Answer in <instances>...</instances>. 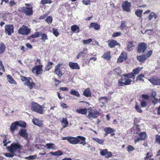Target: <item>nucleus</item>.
<instances>
[{
	"label": "nucleus",
	"mask_w": 160,
	"mask_h": 160,
	"mask_svg": "<svg viewBox=\"0 0 160 160\" xmlns=\"http://www.w3.org/2000/svg\"><path fill=\"white\" fill-rule=\"evenodd\" d=\"M65 65L62 63H58L55 66L54 68V73L60 78L64 74L66 70Z\"/></svg>",
	"instance_id": "nucleus-1"
},
{
	"label": "nucleus",
	"mask_w": 160,
	"mask_h": 160,
	"mask_svg": "<svg viewBox=\"0 0 160 160\" xmlns=\"http://www.w3.org/2000/svg\"><path fill=\"white\" fill-rule=\"evenodd\" d=\"M26 7L20 8L18 11L24 13L26 15L31 16L33 14V7L31 4L25 3Z\"/></svg>",
	"instance_id": "nucleus-2"
},
{
	"label": "nucleus",
	"mask_w": 160,
	"mask_h": 160,
	"mask_svg": "<svg viewBox=\"0 0 160 160\" xmlns=\"http://www.w3.org/2000/svg\"><path fill=\"white\" fill-rule=\"evenodd\" d=\"M31 109L32 111L40 114H42L43 112V107L37 102H32Z\"/></svg>",
	"instance_id": "nucleus-3"
},
{
	"label": "nucleus",
	"mask_w": 160,
	"mask_h": 160,
	"mask_svg": "<svg viewBox=\"0 0 160 160\" xmlns=\"http://www.w3.org/2000/svg\"><path fill=\"white\" fill-rule=\"evenodd\" d=\"M132 81L129 78H127L124 77H122L118 81V86L120 87L123 86L124 85H128L131 84Z\"/></svg>",
	"instance_id": "nucleus-4"
},
{
	"label": "nucleus",
	"mask_w": 160,
	"mask_h": 160,
	"mask_svg": "<svg viewBox=\"0 0 160 160\" xmlns=\"http://www.w3.org/2000/svg\"><path fill=\"white\" fill-rule=\"evenodd\" d=\"M152 52V50H150L146 54L141 55H138L137 56V59L138 61L141 63H143L147 59L150 57Z\"/></svg>",
	"instance_id": "nucleus-5"
},
{
	"label": "nucleus",
	"mask_w": 160,
	"mask_h": 160,
	"mask_svg": "<svg viewBox=\"0 0 160 160\" xmlns=\"http://www.w3.org/2000/svg\"><path fill=\"white\" fill-rule=\"evenodd\" d=\"M7 148L11 153L15 154L16 150H20L21 147L20 145L18 143H13L11 144L10 146L8 147Z\"/></svg>",
	"instance_id": "nucleus-6"
},
{
	"label": "nucleus",
	"mask_w": 160,
	"mask_h": 160,
	"mask_svg": "<svg viewBox=\"0 0 160 160\" xmlns=\"http://www.w3.org/2000/svg\"><path fill=\"white\" fill-rule=\"evenodd\" d=\"M147 48V44L144 42L139 43L137 47V51L139 53H144Z\"/></svg>",
	"instance_id": "nucleus-7"
},
{
	"label": "nucleus",
	"mask_w": 160,
	"mask_h": 160,
	"mask_svg": "<svg viewBox=\"0 0 160 160\" xmlns=\"http://www.w3.org/2000/svg\"><path fill=\"white\" fill-rule=\"evenodd\" d=\"M30 31V29L28 27L23 25L19 29L18 33L22 35H28Z\"/></svg>",
	"instance_id": "nucleus-8"
},
{
	"label": "nucleus",
	"mask_w": 160,
	"mask_h": 160,
	"mask_svg": "<svg viewBox=\"0 0 160 160\" xmlns=\"http://www.w3.org/2000/svg\"><path fill=\"white\" fill-rule=\"evenodd\" d=\"M13 26L11 24H6L5 26V32L8 35H11L14 32Z\"/></svg>",
	"instance_id": "nucleus-9"
},
{
	"label": "nucleus",
	"mask_w": 160,
	"mask_h": 160,
	"mask_svg": "<svg viewBox=\"0 0 160 160\" xmlns=\"http://www.w3.org/2000/svg\"><path fill=\"white\" fill-rule=\"evenodd\" d=\"M42 65L35 66L32 68V72L37 75L42 74Z\"/></svg>",
	"instance_id": "nucleus-10"
},
{
	"label": "nucleus",
	"mask_w": 160,
	"mask_h": 160,
	"mask_svg": "<svg viewBox=\"0 0 160 160\" xmlns=\"http://www.w3.org/2000/svg\"><path fill=\"white\" fill-rule=\"evenodd\" d=\"M99 115V112L97 110H91L88 111V115L87 116V118L90 119L95 118L98 117V116Z\"/></svg>",
	"instance_id": "nucleus-11"
},
{
	"label": "nucleus",
	"mask_w": 160,
	"mask_h": 160,
	"mask_svg": "<svg viewBox=\"0 0 160 160\" xmlns=\"http://www.w3.org/2000/svg\"><path fill=\"white\" fill-rule=\"evenodd\" d=\"M122 6L123 10L125 11L129 12L131 10V3L128 2V1H126L123 2Z\"/></svg>",
	"instance_id": "nucleus-12"
},
{
	"label": "nucleus",
	"mask_w": 160,
	"mask_h": 160,
	"mask_svg": "<svg viewBox=\"0 0 160 160\" xmlns=\"http://www.w3.org/2000/svg\"><path fill=\"white\" fill-rule=\"evenodd\" d=\"M137 129L138 130V132L134 133V134H138V137L141 140H144L147 137L146 132H143L139 133V132L140 131V129L139 128H137Z\"/></svg>",
	"instance_id": "nucleus-13"
},
{
	"label": "nucleus",
	"mask_w": 160,
	"mask_h": 160,
	"mask_svg": "<svg viewBox=\"0 0 160 160\" xmlns=\"http://www.w3.org/2000/svg\"><path fill=\"white\" fill-rule=\"evenodd\" d=\"M127 59V54L125 52H122L118 59L117 63H122Z\"/></svg>",
	"instance_id": "nucleus-14"
},
{
	"label": "nucleus",
	"mask_w": 160,
	"mask_h": 160,
	"mask_svg": "<svg viewBox=\"0 0 160 160\" xmlns=\"http://www.w3.org/2000/svg\"><path fill=\"white\" fill-rule=\"evenodd\" d=\"M101 155L105 156L106 158H108L112 156V154L110 152H108L107 149L101 150L100 152Z\"/></svg>",
	"instance_id": "nucleus-15"
},
{
	"label": "nucleus",
	"mask_w": 160,
	"mask_h": 160,
	"mask_svg": "<svg viewBox=\"0 0 160 160\" xmlns=\"http://www.w3.org/2000/svg\"><path fill=\"white\" fill-rule=\"evenodd\" d=\"M148 80L154 85L160 86V78H150Z\"/></svg>",
	"instance_id": "nucleus-16"
},
{
	"label": "nucleus",
	"mask_w": 160,
	"mask_h": 160,
	"mask_svg": "<svg viewBox=\"0 0 160 160\" xmlns=\"http://www.w3.org/2000/svg\"><path fill=\"white\" fill-rule=\"evenodd\" d=\"M76 144L79 143L83 146L86 144V138L82 136H78L77 137Z\"/></svg>",
	"instance_id": "nucleus-17"
},
{
	"label": "nucleus",
	"mask_w": 160,
	"mask_h": 160,
	"mask_svg": "<svg viewBox=\"0 0 160 160\" xmlns=\"http://www.w3.org/2000/svg\"><path fill=\"white\" fill-rule=\"evenodd\" d=\"M107 42L108 43V46L110 48H114L116 46H120L119 43L113 39L108 40Z\"/></svg>",
	"instance_id": "nucleus-18"
},
{
	"label": "nucleus",
	"mask_w": 160,
	"mask_h": 160,
	"mask_svg": "<svg viewBox=\"0 0 160 160\" xmlns=\"http://www.w3.org/2000/svg\"><path fill=\"white\" fill-rule=\"evenodd\" d=\"M24 84L28 86L29 89H31L35 86V83L32 81L31 78H29L26 82L24 83Z\"/></svg>",
	"instance_id": "nucleus-19"
},
{
	"label": "nucleus",
	"mask_w": 160,
	"mask_h": 160,
	"mask_svg": "<svg viewBox=\"0 0 160 160\" xmlns=\"http://www.w3.org/2000/svg\"><path fill=\"white\" fill-rule=\"evenodd\" d=\"M19 135L26 139H27L28 137V134L26 130L25 129H20L19 132Z\"/></svg>",
	"instance_id": "nucleus-20"
},
{
	"label": "nucleus",
	"mask_w": 160,
	"mask_h": 160,
	"mask_svg": "<svg viewBox=\"0 0 160 160\" xmlns=\"http://www.w3.org/2000/svg\"><path fill=\"white\" fill-rule=\"evenodd\" d=\"M102 58L107 60H110L112 58L111 52L110 51H108L106 52H104L102 56Z\"/></svg>",
	"instance_id": "nucleus-21"
},
{
	"label": "nucleus",
	"mask_w": 160,
	"mask_h": 160,
	"mask_svg": "<svg viewBox=\"0 0 160 160\" xmlns=\"http://www.w3.org/2000/svg\"><path fill=\"white\" fill-rule=\"evenodd\" d=\"M19 125V121H16L12 123L10 127V131L12 132H13L15 130L17 129V126Z\"/></svg>",
	"instance_id": "nucleus-22"
},
{
	"label": "nucleus",
	"mask_w": 160,
	"mask_h": 160,
	"mask_svg": "<svg viewBox=\"0 0 160 160\" xmlns=\"http://www.w3.org/2000/svg\"><path fill=\"white\" fill-rule=\"evenodd\" d=\"M69 67L72 69H79L80 68L78 63L77 62H69Z\"/></svg>",
	"instance_id": "nucleus-23"
},
{
	"label": "nucleus",
	"mask_w": 160,
	"mask_h": 160,
	"mask_svg": "<svg viewBox=\"0 0 160 160\" xmlns=\"http://www.w3.org/2000/svg\"><path fill=\"white\" fill-rule=\"evenodd\" d=\"M32 122L33 124L39 127H42L43 125L42 122L38 119L34 118L32 119Z\"/></svg>",
	"instance_id": "nucleus-24"
},
{
	"label": "nucleus",
	"mask_w": 160,
	"mask_h": 160,
	"mask_svg": "<svg viewBox=\"0 0 160 160\" xmlns=\"http://www.w3.org/2000/svg\"><path fill=\"white\" fill-rule=\"evenodd\" d=\"M104 131L105 132V133L104 134L105 136L110 133H112L115 132V130L110 127H106L104 129Z\"/></svg>",
	"instance_id": "nucleus-25"
},
{
	"label": "nucleus",
	"mask_w": 160,
	"mask_h": 160,
	"mask_svg": "<svg viewBox=\"0 0 160 160\" xmlns=\"http://www.w3.org/2000/svg\"><path fill=\"white\" fill-rule=\"evenodd\" d=\"M127 48L129 51H131L134 48L135 45L133 41H129L127 43Z\"/></svg>",
	"instance_id": "nucleus-26"
},
{
	"label": "nucleus",
	"mask_w": 160,
	"mask_h": 160,
	"mask_svg": "<svg viewBox=\"0 0 160 160\" xmlns=\"http://www.w3.org/2000/svg\"><path fill=\"white\" fill-rule=\"evenodd\" d=\"M100 25L98 23L95 22H91L89 26V28H93L95 30H98L100 29Z\"/></svg>",
	"instance_id": "nucleus-27"
},
{
	"label": "nucleus",
	"mask_w": 160,
	"mask_h": 160,
	"mask_svg": "<svg viewBox=\"0 0 160 160\" xmlns=\"http://www.w3.org/2000/svg\"><path fill=\"white\" fill-rule=\"evenodd\" d=\"M7 80L9 83L15 85L17 84V82L10 75L8 74L7 75Z\"/></svg>",
	"instance_id": "nucleus-28"
},
{
	"label": "nucleus",
	"mask_w": 160,
	"mask_h": 160,
	"mask_svg": "<svg viewBox=\"0 0 160 160\" xmlns=\"http://www.w3.org/2000/svg\"><path fill=\"white\" fill-rule=\"evenodd\" d=\"M71 29L72 31L74 32L78 33L80 32L79 28L76 25H74L71 26Z\"/></svg>",
	"instance_id": "nucleus-29"
},
{
	"label": "nucleus",
	"mask_w": 160,
	"mask_h": 160,
	"mask_svg": "<svg viewBox=\"0 0 160 160\" xmlns=\"http://www.w3.org/2000/svg\"><path fill=\"white\" fill-rule=\"evenodd\" d=\"M83 95L86 97H90L91 95V92L89 88H86L83 91Z\"/></svg>",
	"instance_id": "nucleus-30"
},
{
	"label": "nucleus",
	"mask_w": 160,
	"mask_h": 160,
	"mask_svg": "<svg viewBox=\"0 0 160 160\" xmlns=\"http://www.w3.org/2000/svg\"><path fill=\"white\" fill-rule=\"evenodd\" d=\"M76 111L77 113L82 115L85 114L87 112V110L86 108H78L76 109Z\"/></svg>",
	"instance_id": "nucleus-31"
},
{
	"label": "nucleus",
	"mask_w": 160,
	"mask_h": 160,
	"mask_svg": "<svg viewBox=\"0 0 160 160\" xmlns=\"http://www.w3.org/2000/svg\"><path fill=\"white\" fill-rule=\"evenodd\" d=\"M76 139L77 137H69V138H68V141L71 144H76L77 140Z\"/></svg>",
	"instance_id": "nucleus-32"
},
{
	"label": "nucleus",
	"mask_w": 160,
	"mask_h": 160,
	"mask_svg": "<svg viewBox=\"0 0 160 160\" xmlns=\"http://www.w3.org/2000/svg\"><path fill=\"white\" fill-rule=\"evenodd\" d=\"M41 33L39 32H35L33 34L28 37V39H30L31 38H36L39 37L41 35Z\"/></svg>",
	"instance_id": "nucleus-33"
},
{
	"label": "nucleus",
	"mask_w": 160,
	"mask_h": 160,
	"mask_svg": "<svg viewBox=\"0 0 160 160\" xmlns=\"http://www.w3.org/2000/svg\"><path fill=\"white\" fill-rule=\"evenodd\" d=\"M123 77H125L127 78H132L133 79H134L135 78V75L132 73V72H131L130 73H129L128 74H123Z\"/></svg>",
	"instance_id": "nucleus-34"
},
{
	"label": "nucleus",
	"mask_w": 160,
	"mask_h": 160,
	"mask_svg": "<svg viewBox=\"0 0 160 160\" xmlns=\"http://www.w3.org/2000/svg\"><path fill=\"white\" fill-rule=\"evenodd\" d=\"M53 64V62H48L47 64L45 67V70L46 71L49 70L52 67V66Z\"/></svg>",
	"instance_id": "nucleus-35"
},
{
	"label": "nucleus",
	"mask_w": 160,
	"mask_h": 160,
	"mask_svg": "<svg viewBox=\"0 0 160 160\" xmlns=\"http://www.w3.org/2000/svg\"><path fill=\"white\" fill-rule=\"evenodd\" d=\"M6 46L3 42L0 43V54L3 53L5 51Z\"/></svg>",
	"instance_id": "nucleus-36"
},
{
	"label": "nucleus",
	"mask_w": 160,
	"mask_h": 160,
	"mask_svg": "<svg viewBox=\"0 0 160 160\" xmlns=\"http://www.w3.org/2000/svg\"><path fill=\"white\" fill-rule=\"evenodd\" d=\"M50 154H52V155L55 156H60L63 154V153L60 150H58L57 151L53 152H50Z\"/></svg>",
	"instance_id": "nucleus-37"
},
{
	"label": "nucleus",
	"mask_w": 160,
	"mask_h": 160,
	"mask_svg": "<svg viewBox=\"0 0 160 160\" xmlns=\"http://www.w3.org/2000/svg\"><path fill=\"white\" fill-rule=\"evenodd\" d=\"M70 93L72 95H74L77 97L80 96V94L78 92L74 89H72L70 91Z\"/></svg>",
	"instance_id": "nucleus-38"
},
{
	"label": "nucleus",
	"mask_w": 160,
	"mask_h": 160,
	"mask_svg": "<svg viewBox=\"0 0 160 160\" xmlns=\"http://www.w3.org/2000/svg\"><path fill=\"white\" fill-rule=\"evenodd\" d=\"M19 2V0H11L9 3L10 7H12Z\"/></svg>",
	"instance_id": "nucleus-39"
},
{
	"label": "nucleus",
	"mask_w": 160,
	"mask_h": 160,
	"mask_svg": "<svg viewBox=\"0 0 160 160\" xmlns=\"http://www.w3.org/2000/svg\"><path fill=\"white\" fill-rule=\"evenodd\" d=\"M85 53L83 51H80L77 55L76 58L77 59H78L81 58H84L85 56Z\"/></svg>",
	"instance_id": "nucleus-40"
},
{
	"label": "nucleus",
	"mask_w": 160,
	"mask_h": 160,
	"mask_svg": "<svg viewBox=\"0 0 160 160\" xmlns=\"http://www.w3.org/2000/svg\"><path fill=\"white\" fill-rule=\"evenodd\" d=\"M157 17V15L154 12H151L150 14L148 16V18L149 20H151L153 18L154 19H156Z\"/></svg>",
	"instance_id": "nucleus-41"
},
{
	"label": "nucleus",
	"mask_w": 160,
	"mask_h": 160,
	"mask_svg": "<svg viewBox=\"0 0 160 160\" xmlns=\"http://www.w3.org/2000/svg\"><path fill=\"white\" fill-rule=\"evenodd\" d=\"M62 123H64L65 124L63 125L62 128H65L66 127L68 124V122L66 118H63L62 121Z\"/></svg>",
	"instance_id": "nucleus-42"
},
{
	"label": "nucleus",
	"mask_w": 160,
	"mask_h": 160,
	"mask_svg": "<svg viewBox=\"0 0 160 160\" xmlns=\"http://www.w3.org/2000/svg\"><path fill=\"white\" fill-rule=\"evenodd\" d=\"M113 71L114 74L117 75H120L121 73V71L118 67L115 69Z\"/></svg>",
	"instance_id": "nucleus-43"
},
{
	"label": "nucleus",
	"mask_w": 160,
	"mask_h": 160,
	"mask_svg": "<svg viewBox=\"0 0 160 160\" xmlns=\"http://www.w3.org/2000/svg\"><path fill=\"white\" fill-rule=\"evenodd\" d=\"M142 10L140 9L137 10L135 12V14L138 17L141 18L142 17Z\"/></svg>",
	"instance_id": "nucleus-44"
},
{
	"label": "nucleus",
	"mask_w": 160,
	"mask_h": 160,
	"mask_svg": "<svg viewBox=\"0 0 160 160\" xmlns=\"http://www.w3.org/2000/svg\"><path fill=\"white\" fill-rule=\"evenodd\" d=\"M41 35V40L43 42H45L46 40H48V37L47 35L45 33H43Z\"/></svg>",
	"instance_id": "nucleus-45"
},
{
	"label": "nucleus",
	"mask_w": 160,
	"mask_h": 160,
	"mask_svg": "<svg viewBox=\"0 0 160 160\" xmlns=\"http://www.w3.org/2000/svg\"><path fill=\"white\" fill-rule=\"evenodd\" d=\"M144 77V75L143 74H140L138 76H137L136 78V81H141L144 82V80L143 78Z\"/></svg>",
	"instance_id": "nucleus-46"
},
{
	"label": "nucleus",
	"mask_w": 160,
	"mask_h": 160,
	"mask_svg": "<svg viewBox=\"0 0 160 160\" xmlns=\"http://www.w3.org/2000/svg\"><path fill=\"white\" fill-rule=\"evenodd\" d=\"M93 140L97 142L100 144L102 145L104 143V140L103 139H100L97 138H94L92 139Z\"/></svg>",
	"instance_id": "nucleus-47"
},
{
	"label": "nucleus",
	"mask_w": 160,
	"mask_h": 160,
	"mask_svg": "<svg viewBox=\"0 0 160 160\" xmlns=\"http://www.w3.org/2000/svg\"><path fill=\"white\" fill-rule=\"evenodd\" d=\"M141 69L140 68H136L132 70V73L134 74L135 77L136 74H138L140 72Z\"/></svg>",
	"instance_id": "nucleus-48"
},
{
	"label": "nucleus",
	"mask_w": 160,
	"mask_h": 160,
	"mask_svg": "<svg viewBox=\"0 0 160 160\" xmlns=\"http://www.w3.org/2000/svg\"><path fill=\"white\" fill-rule=\"evenodd\" d=\"M127 150L128 152H130L134 150L135 148L131 145H129L127 147Z\"/></svg>",
	"instance_id": "nucleus-49"
},
{
	"label": "nucleus",
	"mask_w": 160,
	"mask_h": 160,
	"mask_svg": "<svg viewBox=\"0 0 160 160\" xmlns=\"http://www.w3.org/2000/svg\"><path fill=\"white\" fill-rule=\"evenodd\" d=\"M126 23L124 21H122L121 22V25L120 26V29L123 30V29L126 27Z\"/></svg>",
	"instance_id": "nucleus-50"
},
{
	"label": "nucleus",
	"mask_w": 160,
	"mask_h": 160,
	"mask_svg": "<svg viewBox=\"0 0 160 160\" xmlns=\"http://www.w3.org/2000/svg\"><path fill=\"white\" fill-rule=\"evenodd\" d=\"M152 156V153L151 152H148L146 154V156L144 158V160H148Z\"/></svg>",
	"instance_id": "nucleus-51"
},
{
	"label": "nucleus",
	"mask_w": 160,
	"mask_h": 160,
	"mask_svg": "<svg viewBox=\"0 0 160 160\" xmlns=\"http://www.w3.org/2000/svg\"><path fill=\"white\" fill-rule=\"evenodd\" d=\"M54 145L52 143H48L46 144L45 147H47L48 149H54Z\"/></svg>",
	"instance_id": "nucleus-52"
},
{
	"label": "nucleus",
	"mask_w": 160,
	"mask_h": 160,
	"mask_svg": "<svg viewBox=\"0 0 160 160\" xmlns=\"http://www.w3.org/2000/svg\"><path fill=\"white\" fill-rule=\"evenodd\" d=\"M52 2V1L50 0H42L41 2V3L43 5L47 3L50 4Z\"/></svg>",
	"instance_id": "nucleus-53"
},
{
	"label": "nucleus",
	"mask_w": 160,
	"mask_h": 160,
	"mask_svg": "<svg viewBox=\"0 0 160 160\" xmlns=\"http://www.w3.org/2000/svg\"><path fill=\"white\" fill-rule=\"evenodd\" d=\"M92 41L91 38H89L87 40H84L82 41V42L84 44H89L90 42Z\"/></svg>",
	"instance_id": "nucleus-54"
},
{
	"label": "nucleus",
	"mask_w": 160,
	"mask_h": 160,
	"mask_svg": "<svg viewBox=\"0 0 160 160\" xmlns=\"http://www.w3.org/2000/svg\"><path fill=\"white\" fill-rule=\"evenodd\" d=\"M52 21V17L49 16L45 19V21L48 23H51Z\"/></svg>",
	"instance_id": "nucleus-55"
},
{
	"label": "nucleus",
	"mask_w": 160,
	"mask_h": 160,
	"mask_svg": "<svg viewBox=\"0 0 160 160\" xmlns=\"http://www.w3.org/2000/svg\"><path fill=\"white\" fill-rule=\"evenodd\" d=\"M37 156L36 155H30L28 157H26L25 158L27 160H33L36 158Z\"/></svg>",
	"instance_id": "nucleus-56"
},
{
	"label": "nucleus",
	"mask_w": 160,
	"mask_h": 160,
	"mask_svg": "<svg viewBox=\"0 0 160 160\" xmlns=\"http://www.w3.org/2000/svg\"><path fill=\"white\" fill-rule=\"evenodd\" d=\"M135 108L137 111L138 112L141 113L142 112V110L141 109V107H139L137 104H136Z\"/></svg>",
	"instance_id": "nucleus-57"
},
{
	"label": "nucleus",
	"mask_w": 160,
	"mask_h": 160,
	"mask_svg": "<svg viewBox=\"0 0 160 160\" xmlns=\"http://www.w3.org/2000/svg\"><path fill=\"white\" fill-rule=\"evenodd\" d=\"M53 34L56 37L59 35V33L57 29H53L52 30Z\"/></svg>",
	"instance_id": "nucleus-58"
},
{
	"label": "nucleus",
	"mask_w": 160,
	"mask_h": 160,
	"mask_svg": "<svg viewBox=\"0 0 160 160\" xmlns=\"http://www.w3.org/2000/svg\"><path fill=\"white\" fill-rule=\"evenodd\" d=\"M121 34V33L119 32H116L114 33L112 35V37L113 38L119 36H120Z\"/></svg>",
	"instance_id": "nucleus-59"
},
{
	"label": "nucleus",
	"mask_w": 160,
	"mask_h": 160,
	"mask_svg": "<svg viewBox=\"0 0 160 160\" xmlns=\"http://www.w3.org/2000/svg\"><path fill=\"white\" fill-rule=\"evenodd\" d=\"M147 105V102L144 100H143L141 102V106L142 107H145Z\"/></svg>",
	"instance_id": "nucleus-60"
},
{
	"label": "nucleus",
	"mask_w": 160,
	"mask_h": 160,
	"mask_svg": "<svg viewBox=\"0 0 160 160\" xmlns=\"http://www.w3.org/2000/svg\"><path fill=\"white\" fill-rule=\"evenodd\" d=\"M82 3L85 5H90L91 4L90 0H82Z\"/></svg>",
	"instance_id": "nucleus-61"
},
{
	"label": "nucleus",
	"mask_w": 160,
	"mask_h": 160,
	"mask_svg": "<svg viewBox=\"0 0 160 160\" xmlns=\"http://www.w3.org/2000/svg\"><path fill=\"white\" fill-rule=\"evenodd\" d=\"M5 156L8 157H12L14 155V153H6L4 154Z\"/></svg>",
	"instance_id": "nucleus-62"
},
{
	"label": "nucleus",
	"mask_w": 160,
	"mask_h": 160,
	"mask_svg": "<svg viewBox=\"0 0 160 160\" xmlns=\"http://www.w3.org/2000/svg\"><path fill=\"white\" fill-rule=\"evenodd\" d=\"M18 126H19L23 128H25L26 126V123L24 122H22L20 123L19 122V125Z\"/></svg>",
	"instance_id": "nucleus-63"
},
{
	"label": "nucleus",
	"mask_w": 160,
	"mask_h": 160,
	"mask_svg": "<svg viewBox=\"0 0 160 160\" xmlns=\"http://www.w3.org/2000/svg\"><path fill=\"white\" fill-rule=\"evenodd\" d=\"M156 142L159 144H160V135H156Z\"/></svg>",
	"instance_id": "nucleus-64"
}]
</instances>
